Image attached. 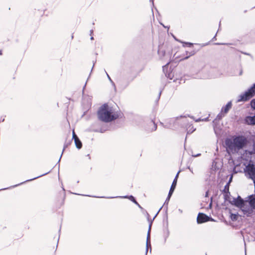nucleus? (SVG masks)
Here are the masks:
<instances>
[{
    "label": "nucleus",
    "mask_w": 255,
    "mask_h": 255,
    "mask_svg": "<svg viewBox=\"0 0 255 255\" xmlns=\"http://www.w3.org/2000/svg\"><path fill=\"white\" fill-rule=\"evenodd\" d=\"M160 94H161V92L159 93V96H158V98H159V97H160Z\"/></svg>",
    "instance_id": "45"
},
{
    "label": "nucleus",
    "mask_w": 255,
    "mask_h": 255,
    "mask_svg": "<svg viewBox=\"0 0 255 255\" xmlns=\"http://www.w3.org/2000/svg\"><path fill=\"white\" fill-rule=\"evenodd\" d=\"M224 116L225 114L222 113V112L221 111V112L217 115V119H218V120H220Z\"/></svg>",
    "instance_id": "21"
},
{
    "label": "nucleus",
    "mask_w": 255,
    "mask_h": 255,
    "mask_svg": "<svg viewBox=\"0 0 255 255\" xmlns=\"http://www.w3.org/2000/svg\"><path fill=\"white\" fill-rule=\"evenodd\" d=\"M247 143V138L243 135H235L225 140L227 150L233 153L238 152Z\"/></svg>",
    "instance_id": "1"
},
{
    "label": "nucleus",
    "mask_w": 255,
    "mask_h": 255,
    "mask_svg": "<svg viewBox=\"0 0 255 255\" xmlns=\"http://www.w3.org/2000/svg\"><path fill=\"white\" fill-rule=\"evenodd\" d=\"M188 169L192 173H193V169L192 168H191L190 167H188Z\"/></svg>",
    "instance_id": "35"
},
{
    "label": "nucleus",
    "mask_w": 255,
    "mask_h": 255,
    "mask_svg": "<svg viewBox=\"0 0 255 255\" xmlns=\"http://www.w3.org/2000/svg\"><path fill=\"white\" fill-rule=\"evenodd\" d=\"M179 172H178L177 173V174H176V176H175V178H174V180H175L176 182H177V177H178Z\"/></svg>",
    "instance_id": "33"
},
{
    "label": "nucleus",
    "mask_w": 255,
    "mask_h": 255,
    "mask_svg": "<svg viewBox=\"0 0 255 255\" xmlns=\"http://www.w3.org/2000/svg\"><path fill=\"white\" fill-rule=\"evenodd\" d=\"M93 34V30H90V35H92Z\"/></svg>",
    "instance_id": "36"
},
{
    "label": "nucleus",
    "mask_w": 255,
    "mask_h": 255,
    "mask_svg": "<svg viewBox=\"0 0 255 255\" xmlns=\"http://www.w3.org/2000/svg\"><path fill=\"white\" fill-rule=\"evenodd\" d=\"M169 234V231L168 230H167L166 233H165V241H166V239L168 238Z\"/></svg>",
    "instance_id": "25"
},
{
    "label": "nucleus",
    "mask_w": 255,
    "mask_h": 255,
    "mask_svg": "<svg viewBox=\"0 0 255 255\" xmlns=\"http://www.w3.org/2000/svg\"><path fill=\"white\" fill-rule=\"evenodd\" d=\"M232 102L231 101L229 102L226 104V106L222 107V108L221 109L222 113H223L225 115L226 114L229 112L230 109L232 108Z\"/></svg>",
    "instance_id": "8"
},
{
    "label": "nucleus",
    "mask_w": 255,
    "mask_h": 255,
    "mask_svg": "<svg viewBox=\"0 0 255 255\" xmlns=\"http://www.w3.org/2000/svg\"><path fill=\"white\" fill-rule=\"evenodd\" d=\"M249 203L251 207L255 209V195H251L248 196Z\"/></svg>",
    "instance_id": "9"
},
{
    "label": "nucleus",
    "mask_w": 255,
    "mask_h": 255,
    "mask_svg": "<svg viewBox=\"0 0 255 255\" xmlns=\"http://www.w3.org/2000/svg\"><path fill=\"white\" fill-rule=\"evenodd\" d=\"M140 208H141V206H140V205L138 203V204H136Z\"/></svg>",
    "instance_id": "43"
},
{
    "label": "nucleus",
    "mask_w": 255,
    "mask_h": 255,
    "mask_svg": "<svg viewBox=\"0 0 255 255\" xmlns=\"http://www.w3.org/2000/svg\"><path fill=\"white\" fill-rule=\"evenodd\" d=\"M201 155L200 153H199V154H196V155H192L194 157H197V156H199Z\"/></svg>",
    "instance_id": "34"
},
{
    "label": "nucleus",
    "mask_w": 255,
    "mask_h": 255,
    "mask_svg": "<svg viewBox=\"0 0 255 255\" xmlns=\"http://www.w3.org/2000/svg\"><path fill=\"white\" fill-rule=\"evenodd\" d=\"M106 73L107 74V76L109 79V80H110V81L111 82V84H112V85L113 86V87H114V89L115 90L116 89V85H115V84L114 83V82L113 81V80L111 79V77H110V76L108 75V74L106 72Z\"/></svg>",
    "instance_id": "17"
},
{
    "label": "nucleus",
    "mask_w": 255,
    "mask_h": 255,
    "mask_svg": "<svg viewBox=\"0 0 255 255\" xmlns=\"http://www.w3.org/2000/svg\"><path fill=\"white\" fill-rule=\"evenodd\" d=\"M229 183H227V184L225 186L224 191L226 193L225 195V199L226 200H228V194H230L229 192Z\"/></svg>",
    "instance_id": "10"
},
{
    "label": "nucleus",
    "mask_w": 255,
    "mask_h": 255,
    "mask_svg": "<svg viewBox=\"0 0 255 255\" xmlns=\"http://www.w3.org/2000/svg\"><path fill=\"white\" fill-rule=\"evenodd\" d=\"M230 202L235 205L236 207L242 208L244 206V201L243 199L240 197L238 196L237 198H233V200L232 201H230Z\"/></svg>",
    "instance_id": "6"
},
{
    "label": "nucleus",
    "mask_w": 255,
    "mask_h": 255,
    "mask_svg": "<svg viewBox=\"0 0 255 255\" xmlns=\"http://www.w3.org/2000/svg\"><path fill=\"white\" fill-rule=\"evenodd\" d=\"M232 178H233V176L232 175V176L230 177V179H229V181H228V183H229V184H230V183L232 182Z\"/></svg>",
    "instance_id": "31"
},
{
    "label": "nucleus",
    "mask_w": 255,
    "mask_h": 255,
    "mask_svg": "<svg viewBox=\"0 0 255 255\" xmlns=\"http://www.w3.org/2000/svg\"><path fill=\"white\" fill-rule=\"evenodd\" d=\"M210 218L204 213H199L197 218V222L198 224L206 222L210 220Z\"/></svg>",
    "instance_id": "7"
},
{
    "label": "nucleus",
    "mask_w": 255,
    "mask_h": 255,
    "mask_svg": "<svg viewBox=\"0 0 255 255\" xmlns=\"http://www.w3.org/2000/svg\"><path fill=\"white\" fill-rule=\"evenodd\" d=\"M186 44H188V45L191 46V45H192V43H186Z\"/></svg>",
    "instance_id": "38"
},
{
    "label": "nucleus",
    "mask_w": 255,
    "mask_h": 255,
    "mask_svg": "<svg viewBox=\"0 0 255 255\" xmlns=\"http://www.w3.org/2000/svg\"><path fill=\"white\" fill-rule=\"evenodd\" d=\"M207 195H208V192H206V196H207Z\"/></svg>",
    "instance_id": "46"
},
{
    "label": "nucleus",
    "mask_w": 255,
    "mask_h": 255,
    "mask_svg": "<svg viewBox=\"0 0 255 255\" xmlns=\"http://www.w3.org/2000/svg\"><path fill=\"white\" fill-rule=\"evenodd\" d=\"M146 255L147 254L148 248H150V251H151V246L150 244V241H148L146 239Z\"/></svg>",
    "instance_id": "15"
},
{
    "label": "nucleus",
    "mask_w": 255,
    "mask_h": 255,
    "mask_svg": "<svg viewBox=\"0 0 255 255\" xmlns=\"http://www.w3.org/2000/svg\"><path fill=\"white\" fill-rule=\"evenodd\" d=\"M98 116L100 121L109 123L118 118L119 114L115 111L113 107L105 104L98 110Z\"/></svg>",
    "instance_id": "2"
},
{
    "label": "nucleus",
    "mask_w": 255,
    "mask_h": 255,
    "mask_svg": "<svg viewBox=\"0 0 255 255\" xmlns=\"http://www.w3.org/2000/svg\"><path fill=\"white\" fill-rule=\"evenodd\" d=\"M158 53L159 55H162V56H164L165 54V52L161 51L160 50H158Z\"/></svg>",
    "instance_id": "27"
},
{
    "label": "nucleus",
    "mask_w": 255,
    "mask_h": 255,
    "mask_svg": "<svg viewBox=\"0 0 255 255\" xmlns=\"http://www.w3.org/2000/svg\"><path fill=\"white\" fill-rule=\"evenodd\" d=\"M120 198H128L130 199L131 201H132L133 203H134L135 204H138V203L136 201L134 198L130 195L129 196H120Z\"/></svg>",
    "instance_id": "13"
},
{
    "label": "nucleus",
    "mask_w": 255,
    "mask_h": 255,
    "mask_svg": "<svg viewBox=\"0 0 255 255\" xmlns=\"http://www.w3.org/2000/svg\"><path fill=\"white\" fill-rule=\"evenodd\" d=\"M194 54V53L193 52H191L189 54L188 52H186V56L184 58H183L182 59H186L188 58L190 56L193 55Z\"/></svg>",
    "instance_id": "19"
},
{
    "label": "nucleus",
    "mask_w": 255,
    "mask_h": 255,
    "mask_svg": "<svg viewBox=\"0 0 255 255\" xmlns=\"http://www.w3.org/2000/svg\"><path fill=\"white\" fill-rule=\"evenodd\" d=\"M151 224H152V221L150 222V223L149 224L148 231V233H147V235L146 239H148V241H150V230H151Z\"/></svg>",
    "instance_id": "16"
},
{
    "label": "nucleus",
    "mask_w": 255,
    "mask_h": 255,
    "mask_svg": "<svg viewBox=\"0 0 255 255\" xmlns=\"http://www.w3.org/2000/svg\"><path fill=\"white\" fill-rule=\"evenodd\" d=\"M179 172H178L177 173V174H176V176H175V178H174V180H175L176 182H177V177H178Z\"/></svg>",
    "instance_id": "32"
},
{
    "label": "nucleus",
    "mask_w": 255,
    "mask_h": 255,
    "mask_svg": "<svg viewBox=\"0 0 255 255\" xmlns=\"http://www.w3.org/2000/svg\"><path fill=\"white\" fill-rule=\"evenodd\" d=\"M195 130V128L193 129V127H192L191 128L188 130L187 133H192Z\"/></svg>",
    "instance_id": "24"
},
{
    "label": "nucleus",
    "mask_w": 255,
    "mask_h": 255,
    "mask_svg": "<svg viewBox=\"0 0 255 255\" xmlns=\"http://www.w3.org/2000/svg\"><path fill=\"white\" fill-rule=\"evenodd\" d=\"M255 95V83L244 93L241 94L237 100L238 102L247 101Z\"/></svg>",
    "instance_id": "3"
},
{
    "label": "nucleus",
    "mask_w": 255,
    "mask_h": 255,
    "mask_svg": "<svg viewBox=\"0 0 255 255\" xmlns=\"http://www.w3.org/2000/svg\"><path fill=\"white\" fill-rule=\"evenodd\" d=\"M163 206L161 207L159 210H158V211L157 212V213L156 214V215H155V216L154 217V218H153V220L154 219V218L156 217V216L157 215V214H158V213L159 212V211L161 210V209H162V208L163 207Z\"/></svg>",
    "instance_id": "30"
},
{
    "label": "nucleus",
    "mask_w": 255,
    "mask_h": 255,
    "mask_svg": "<svg viewBox=\"0 0 255 255\" xmlns=\"http://www.w3.org/2000/svg\"><path fill=\"white\" fill-rule=\"evenodd\" d=\"M176 181L175 180H174L173 182H172V184L170 187V190H169V195H172L175 188V187H176Z\"/></svg>",
    "instance_id": "11"
},
{
    "label": "nucleus",
    "mask_w": 255,
    "mask_h": 255,
    "mask_svg": "<svg viewBox=\"0 0 255 255\" xmlns=\"http://www.w3.org/2000/svg\"><path fill=\"white\" fill-rule=\"evenodd\" d=\"M217 45H220V44H226L225 43H216Z\"/></svg>",
    "instance_id": "42"
},
{
    "label": "nucleus",
    "mask_w": 255,
    "mask_h": 255,
    "mask_svg": "<svg viewBox=\"0 0 255 255\" xmlns=\"http://www.w3.org/2000/svg\"><path fill=\"white\" fill-rule=\"evenodd\" d=\"M169 63H170V62H167V63H166V64L165 65L163 66V68H164L165 67H166L167 65H168L169 64Z\"/></svg>",
    "instance_id": "37"
},
{
    "label": "nucleus",
    "mask_w": 255,
    "mask_h": 255,
    "mask_svg": "<svg viewBox=\"0 0 255 255\" xmlns=\"http://www.w3.org/2000/svg\"><path fill=\"white\" fill-rule=\"evenodd\" d=\"M49 172H50V171L47 172H46V173H44V174H42V175H39V176H37V177H34V178H32V179H29V180H27L25 182L29 181H32V180H33L36 179H37V178H39V177H41V176H44V175H45L47 174H48V173H49Z\"/></svg>",
    "instance_id": "18"
},
{
    "label": "nucleus",
    "mask_w": 255,
    "mask_h": 255,
    "mask_svg": "<svg viewBox=\"0 0 255 255\" xmlns=\"http://www.w3.org/2000/svg\"><path fill=\"white\" fill-rule=\"evenodd\" d=\"M86 83L85 84V85H84V89L85 88V87H86Z\"/></svg>",
    "instance_id": "48"
},
{
    "label": "nucleus",
    "mask_w": 255,
    "mask_h": 255,
    "mask_svg": "<svg viewBox=\"0 0 255 255\" xmlns=\"http://www.w3.org/2000/svg\"><path fill=\"white\" fill-rule=\"evenodd\" d=\"M179 211L181 213H182V211H181V210H180L179 209Z\"/></svg>",
    "instance_id": "50"
},
{
    "label": "nucleus",
    "mask_w": 255,
    "mask_h": 255,
    "mask_svg": "<svg viewBox=\"0 0 255 255\" xmlns=\"http://www.w3.org/2000/svg\"><path fill=\"white\" fill-rule=\"evenodd\" d=\"M251 107L252 109L255 110V99H254L251 101Z\"/></svg>",
    "instance_id": "20"
},
{
    "label": "nucleus",
    "mask_w": 255,
    "mask_h": 255,
    "mask_svg": "<svg viewBox=\"0 0 255 255\" xmlns=\"http://www.w3.org/2000/svg\"><path fill=\"white\" fill-rule=\"evenodd\" d=\"M76 138H78L75 134L74 131H73V138L75 140Z\"/></svg>",
    "instance_id": "28"
},
{
    "label": "nucleus",
    "mask_w": 255,
    "mask_h": 255,
    "mask_svg": "<svg viewBox=\"0 0 255 255\" xmlns=\"http://www.w3.org/2000/svg\"><path fill=\"white\" fill-rule=\"evenodd\" d=\"M151 123H153V124L154 125V129L153 130H155L157 128V126L155 124L154 122H153L152 121H151Z\"/></svg>",
    "instance_id": "29"
},
{
    "label": "nucleus",
    "mask_w": 255,
    "mask_h": 255,
    "mask_svg": "<svg viewBox=\"0 0 255 255\" xmlns=\"http://www.w3.org/2000/svg\"><path fill=\"white\" fill-rule=\"evenodd\" d=\"M187 119L186 118H182L181 119H177L176 120L171 119L169 120V122L167 125L165 126V128H174V124L175 123L179 124L180 123H183V125L185 126V123H186Z\"/></svg>",
    "instance_id": "5"
},
{
    "label": "nucleus",
    "mask_w": 255,
    "mask_h": 255,
    "mask_svg": "<svg viewBox=\"0 0 255 255\" xmlns=\"http://www.w3.org/2000/svg\"><path fill=\"white\" fill-rule=\"evenodd\" d=\"M149 1L152 3V5H153V0H149Z\"/></svg>",
    "instance_id": "40"
},
{
    "label": "nucleus",
    "mask_w": 255,
    "mask_h": 255,
    "mask_svg": "<svg viewBox=\"0 0 255 255\" xmlns=\"http://www.w3.org/2000/svg\"><path fill=\"white\" fill-rule=\"evenodd\" d=\"M93 39H94L93 37V36H91V40H93Z\"/></svg>",
    "instance_id": "44"
},
{
    "label": "nucleus",
    "mask_w": 255,
    "mask_h": 255,
    "mask_svg": "<svg viewBox=\"0 0 255 255\" xmlns=\"http://www.w3.org/2000/svg\"><path fill=\"white\" fill-rule=\"evenodd\" d=\"M242 73H243V71H242V70H241L240 72V75H241L242 74Z\"/></svg>",
    "instance_id": "41"
},
{
    "label": "nucleus",
    "mask_w": 255,
    "mask_h": 255,
    "mask_svg": "<svg viewBox=\"0 0 255 255\" xmlns=\"http://www.w3.org/2000/svg\"><path fill=\"white\" fill-rule=\"evenodd\" d=\"M253 151L251 152V153L255 154V141L253 143Z\"/></svg>",
    "instance_id": "23"
},
{
    "label": "nucleus",
    "mask_w": 255,
    "mask_h": 255,
    "mask_svg": "<svg viewBox=\"0 0 255 255\" xmlns=\"http://www.w3.org/2000/svg\"><path fill=\"white\" fill-rule=\"evenodd\" d=\"M201 121V119H198L196 120L195 121H196V122H199V121Z\"/></svg>",
    "instance_id": "39"
},
{
    "label": "nucleus",
    "mask_w": 255,
    "mask_h": 255,
    "mask_svg": "<svg viewBox=\"0 0 255 255\" xmlns=\"http://www.w3.org/2000/svg\"><path fill=\"white\" fill-rule=\"evenodd\" d=\"M113 197H108V198H113Z\"/></svg>",
    "instance_id": "49"
},
{
    "label": "nucleus",
    "mask_w": 255,
    "mask_h": 255,
    "mask_svg": "<svg viewBox=\"0 0 255 255\" xmlns=\"http://www.w3.org/2000/svg\"><path fill=\"white\" fill-rule=\"evenodd\" d=\"M74 141H75V143L76 147L78 149L81 148V147L82 146V143L81 141H80V140L79 139V138H76L74 140Z\"/></svg>",
    "instance_id": "12"
},
{
    "label": "nucleus",
    "mask_w": 255,
    "mask_h": 255,
    "mask_svg": "<svg viewBox=\"0 0 255 255\" xmlns=\"http://www.w3.org/2000/svg\"><path fill=\"white\" fill-rule=\"evenodd\" d=\"M67 146H68V144H65V145H64V148H63V149L62 152H63V151H64V149H65V148H66ZM62 154H63V153H62V154H61V156H60V158H59V160H58V162H60V159H61V156H62Z\"/></svg>",
    "instance_id": "26"
},
{
    "label": "nucleus",
    "mask_w": 255,
    "mask_h": 255,
    "mask_svg": "<svg viewBox=\"0 0 255 255\" xmlns=\"http://www.w3.org/2000/svg\"><path fill=\"white\" fill-rule=\"evenodd\" d=\"M171 196V195H169V193H168V196L166 198V200H165L164 205H163L164 206V208H166V210H167V205L168 204V202L170 200Z\"/></svg>",
    "instance_id": "14"
},
{
    "label": "nucleus",
    "mask_w": 255,
    "mask_h": 255,
    "mask_svg": "<svg viewBox=\"0 0 255 255\" xmlns=\"http://www.w3.org/2000/svg\"><path fill=\"white\" fill-rule=\"evenodd\" d=\"M2 54L1 51L0 50V55Z\"/></svg>",
    "instance_id": "47"
},
{
    "label": "nucleus",
    "mask_w": 255,
    "mask_h": 255,
    "mask_svg": "<svg viewBox=\"0 0 255 255\" xmlns=\"http://www.w3.org/2000/svg\"><path fill=\"white\" fill-rule=\"evenodd\" d=\"M246 176L253 181H255V165L253 163H249L245 169Z\"/></svg>",
    "instance_id": "4"
},
{
    "label": "nucleus",
    "mask_w": 255,
    "mask_h": 255,
    "mask_svg": "<svg viewBox=\"0 0 255 255\" xmlns=\"http://www.w3.org/2000/svg\"><path fill=\"white\" fill-rule=\"evenodd\" d=\"M237 215L236 214H232L231 215V219L233 221H236L237 220Z\"/></svg>",
    "instance_id": "22"
}]
</instances>
